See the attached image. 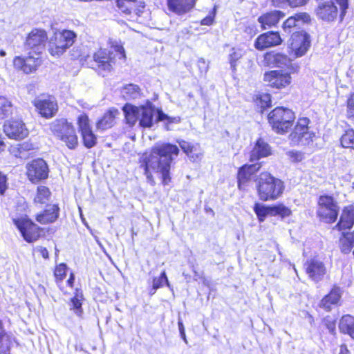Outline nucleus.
<instances>
[{
  "mask_svg": "<svg viewBox=\"0 0 354 354\" xmlns=\"http://www.w3.org/2000/svg\"><path fill=\"white\" fill-rule=\"evenodd\" d=\"M179 153L176 145L170 143L156 144L149 153L143 157L145 174L151 185H155L153 174L160 175L162 183L167 185L171 180L169 171L175 156Z\"/></svg>",
  "mask_w": 354,
  "mask_h": 354,
  "instance_id": "nucleus-1",
  "label": "nucleus"
},
{
  "mask_svg": "<svg viewBox=\"0 0 354 354\" xmlns=\"http://www.w3.org/2000/svg\"><path fill=\"white\" fill-rule=\"evenodd\" d=\"M122 110L127 123L131 127L134 126L138 120L140 126L144 128L151 127L153 124L155 108L149 101L139 106L127 104Z\"/></svg>",
  "mask_w": 354,
  "mask_h": 354,
  "instance_id": "nucleus-2",
  "label": "nucleus"
},
{
  "mask_svg": "<svg viewBox=\"0 0 354 354\" xmlns=\"http://www.w3.org/2000/svg\"><path fill=\"white\" fill-rule=\"evenodd\" d=\"M255 181L258 196L263 201L277 199L284 190L283 182L268 172L261 173Z\"/></svg>",
  "mask_w": 354,
  "mask_h": 354,
  "instance_id": "nucleus-3",
  "label": "nucleus"
},
{
  "mask_svg": "<svg viewBox=\"0 0 354 354\" xmlns=\"http://www.w3.org/2000/svg\"><path fill=\"white\" fill-rule=\"evenodd\" d=\"M77 34L69 30H62L54 33L48 41V51L53 57H59L75 42Z\"/></svg>",
  "mask_w": 354,
  "mask_h": 354,
  "instance_id": "nucleus-4",
  "label": "nucleus"
},
{
  "mask_svg": "<svg viewBox=\"0 0 354 354\" xmlns=\"http://www.w3.org/2000/svg\"><path fill=\"white\" fill-rule=\"evenodd\" d=\"M295 119L294 112L287 108L277 107L268 115V120L277 133H285L292 127Z\"/></svg>",
  "mask_w": 354,
  "mask_h": 354,
  "instance_id": "nucleus-5",
  "label": "nucleus"
},
{
  "mask_svg": "<svg viewBox=\"0 0 354 354\" xmlns=\"http://www.w3.org/2000/svg\"><path fill=\"white\" fill-rule=\"evenodd\" d=\"M53 134L64 142L69 149H75L78 144L73 126L64 119L57 120L50 125Z\"/></svg>",
  "mask_w": 354,
  "mask_h": 354,
  "instance_id": "nucleus-6",
  "label": "nucleus"
},
{
  "mask_svg": "<svg viewBox=\"0 0 354 354\" xmlns=\"http://www.w3.org/2000/svg\"><path fill=\"white\" fill-rule=\"evenodd\" d=\"M310 120L301 118L297 120L293 131L289 135V140L293 145L309 146L313 144L315 133L308 126Z\"/></svg>",
  "mask_w": 354,
  "mask_h": 354,
  "instance_id": "nucleus-7",
  "label": "nucleus"
},
{
  "mask_svg": "<svg viewBox=\"0 0 354 354\" xmlns=\"http://www.w3.org/2000/svg\"><path fill=\"white\" fill-rule=\"evenodd\" d=\"M337 201L328 195L320 196L318 200L317 215L326 223H334L339 214Z\"/></svg>",
  "mask_w": 354,
  "mask_h": 354,
  "instance_id": "nucleus-8",
  "label": "nucleus"
},
{
  "mask_svg": "<svg viewBox=\"0 0 354 354\" xmlns=\"http://www.w3.org/2000/svg\"><path fill=\"white\" fill-rule=\"evenodd\" d=\"M310 47V35L301 31L292 35L289 41L290 53L296 57L304 56Z\"/></svg>",
  "mask_w": 354,
  "mask_h": 354,
  "instance_id": "nucleus-9",
  "label": "nucleus"
},
{
  "mask_svg": "<svg viewBox=\"0 0 354 354\" xmlns=\"http://www.w3.org/2000/svg\"><path fill=\"white\" fill-rule=\"evenodd\" d=\"M35 54L36 56L29 53V55L26 57L21 56L15 57L13 60L14 67L26 74H30L36 71L39 66H41L42 59L39 53Z\"/></svg>",
  "mask_w": 354,
  "mask_h": 354,
  "instance_id": "nucleus-10",
  "label": "nucleus"
},
{
  "mask_svg": "<svg viewBox=\"0 0 354 354\" xmlns=\"http://www.w3.org/2000/svg\"><path fill=\"white\" fill-rule=\"evenodd\" d=\"M14 223L27 242L35 241L39 237V227L30 219L27 218L14 219Z\"/></svg>",
  "mask_w": 354,
  "mask_h": 354,
  "instance_id": "nucleus-11",
  "label": "nucleus"
},
{
  "mask_svg": "<svg viewBox=\"0 0 354 354\" xmlns=\"http://www.w3.org/2000/svg\"><path fill=\"white\" fill-rule=\"evenodd\" d=\"M94 64L100 72H111L115 65V57L106 49L100 48L93 56Z\"/></svg>",
  "mask_w": 354,
  "mask_h": 354,
  "instance_id": "nucleus-12",
  "label": "nucleus"
},
{
  "mask_svg": "<svg viewBox=\"0 0 354 354\" xmlns=\"http://www.w3.org/2000/svg\"><path fill=\"white\" fill-rule=\"evenodd\" d=\"M291 76L289 73L282 70H274L264 73L263 81L270 86L282 88L291 83Z\"/></svg>",
  "mask_w": 354,
  "mask_h": 354,
  "instance_id": "nucleus-13",
  "label": "nucleus"
},
{
  "mask_svg": "<svg viewBox=\"0 0 354 354\" xmlns=\"http://www.w3.org/2000/svg\"><path fill=\"white\" fill-rule=\"evenodd\" d=\"M3 131L9 138L14 140H22L29 133L24 122L19 119L6 121L3 124Z\"/></svg>",
  "mask_w": 354,
  "mask_h": 354,
  "instance_id": "nucleus-14",
  "label": "nucleus"
},
{
  "mask_svg": "<svg viewBox=\"0 0 354 354\" xmlns=\"http://www.w3.org/2000/svg\"><path fill=\"white\" fill-rule=\"evenodd\" d=\"M26 169L28 179L34 183L47 178L48 176V165L43 159L33 160L26 165Z\"/></svg>",
  "mask_w": 354,
  "mask_h": 354,
  "instance_id": "nucleus-15",
  "label": "nucleus"
},
{
  "mask_svg": "<svg viewBox=\"0 0 354 354\" xmlns=\"http://www.w3.org/2000/svg\"><path fill=\"white\" fill-rule=\"evenodd\" d=\"M47 39L46 32L43 29H33L27 36L25 46L40 54Z\"/></svg>",
  "mask_w": 354,
  "mask_h": 354,
  "instance_id": "nucleus-16",
  "label": "nucleus"
},
{
  "mask_svg": "<svg viewBox=\"0 0 354 354\" xmlns=\"http://www.w3.org/2000/svg\"><path fill=\"white\" fill-rule=\"evenodd\" d=\"M306 272L308 277L315 282L322 281L326 274L324 263L317 258H313L305 263Z\"/></svg>",
  "mask_w": 354,
  "mask_h": 354,
  "instance_id": "nucleus-17",
  "label": "nucleus"
},
{
  "mask_svg": "<svg viewBox=\"0 0 354 354\" xmlns=\"http://www.w3.org/2000/svg\"><path fill=\"white\" fill-rule=\"evenodd\" d=\"M333 1L327 0L319 3L315 10L316 15L319 19L325 21H333L336 19L338 9Z\"/></svg>",
  "mask_w": 354,
  "mask_h": 354,
  "instance_id": "nucleus-18",
  "label": "nucleus"
},
{
  "mask_svg": "<svg viewBox=\"0 0 354 354\" xmlns=\"http://www.w3.org/2000/svg\"><path fill=\"white\" fill-rule=\"evenodd\" d=\"M282 42V39L278 32H268L260 35L254 42V47L259 50L267 48L278 46Z\"/></svg>",
  "mask_w": 354,
  "mask_h": 354,
  "instance_id": "nucleus-19",
  "label": "nucleus"
},
{
  "mask_svg": "<svg viewBox=\"0 0 354 354\" xmlns=\"http://www.w3.org/2000/svg\"><path fill=\"white\" fill-rule=\"evenodd\" d=\"M34 105L39 113L46 118L53 117L57 111V102L51 99H35Z\"/></svg>",
  "mask_w": 354,
  "mask_h": 354,
  "instance_id": "nucleus-20",
  "label": "nucleus"
},
{
  "mask_svg": "<svg viewBox=\"0 0 354 354\" xmlns=\"http://www.w3.org/2000/svg\"><path fill=\"white\" fill-rule=\"evenodd\" d=\"M263 64L271 67H288L291 61L286 55L269 52L263 55Z\"/></svg>",
  "mask_w": 354,
  "mask_h": 354,
  "instance_id": "nucleus-21",
  "label": "nucleus"
},
{
  "mask_svg": "<svg viewBox=\"0 0 354 354\" xmlns=\"http://www.w3.org/2000/svg\"><path fill=\"white\" fill-rule=\"evenodd\" d=\"M195 3L196 0H167V6L169 10L180 15L189 12Z\"/></svg>",
  "mask_w": 354,
  "mask_h": 354,
  "instance_id": "nucleus-22",
  "label": "nucleus"
},
{
  "mask_svg": "<svg viewBox=\"0 0 354 354\" xmlns=\"http://www.w3.org/2000/svg\"><path fill=\"white\" fill-rule=\"evenodd\" d=\"M178 143L191 161L199 162L202 160L203 151L198 145H193L185 140H178Z\"/></svg>",
  "mask_w": 354,
  "mask_h": 354,
  "instance_id": "nucleus-23",
  "label": "nucleus"
},
{
  "mask_svg": "<svg viewBox=\"0 0 354 354\" xmlns=\"http://www.w3.org/2000/svg\"><path fill=\"white\" fill-rule=\"evenodd\" d=\"M285 15L281 11H272L259 17V22L263 29H269L276 26Z\"/></svg>",
  "mask_w": 354,
  "mask_h": 354,
  "instance_id": "nucleus-24",
  "label": "nucleus"
},
{
  "mask_svg": "<svg viewBox=\"0 0 354 354\" xmlns=\"http://www.w3.org/2000/svg\"><path fill=\"white\" fill-rule=\"evenodd\" d=\"M354 225V207L352 205L344 208L339 221L336 227L339 230L351 229Z\"/></svg>",
  "mask_w": 354,
  "mask_h": 354,
  "instance_id": "nucleus-25",
  "label": "nucleus"
},
{
  "mask_svg": "<svg viewBox=\"0 0 354 354\" xmlns=\"http://www.w3.org/2000/svg\"><path fill=\"white\" fill-rule=\"evenodd\" d=\"M260 169L259 165H245L241 167L238 172V186L242 189L246 183H248L252 175H254Z\"/></svg>",
  "mask_w": 354,
  "mask_h": 354,
  "instance_id": "nucleus-26",
  "label": "nucleus"
},
{
  "mask_svg": "<svg viewBox=\"0 0 354 354\" xmlns=\"http://www.w3.org/2000/svg\"><path fill=\"white\" fill-rule=\"evenodd\" d=\"M270 154L271 148L269 145L263 140L259 139L251 151L250 159L251 161H254Z\"/></svg>",
  "mask_w": 354,
  "mask_h": 354,
  "instance_id": "nucleus-27",
  "label": "nucleus"
},
{
  "mask_svg": "<svg viewBox=\"0 0 354 354\" xmlns=\"http://www.w3.org/2000/svg\"><path fill=\"white\" fill-rule=\"evenodd\" d=\"M59 215V207L56 205H49L44 212L39 214L36 220L41 224H48L56 221Z\"/></svg>",
  "mask_w": 354,
  "mask_h": 354,
  "instance_id": "nucleus-28",
  "label": "nucleus"
},
{
  "mask_svg": "<svg viewBox=\"0 0 354 354\" xmlns=\"http://www.w3.org/2000/svg\"><path fill=\"white\" fill-rule=\"evenodd\" d=\"M342 293L340 288L333 287L330 292L321 300L319 306L326 310H330L332 305H335L339 302Z\"/></svg>",
  "mask_w": 354,
  "mask_h": 354,
  "instance_id": "nucleus-29",
  "label": "nucleus"
},
{
  "mask_svg": "<svg viewBox=\"0 0 354 354\" xmlns=\"http://www.w3.org/2000/svg\"><path fill=\"white\" fill-rule=\"evenodd\" d=\"M118 113L117 109H113L109 110L97 122V128L101 130H106L112 127L115 124V119Z\"/></svg>",
  "mask_w": 354,
  "mask_h": 354,
  "instance_id": "nucleus-30",
  "label": "nucleus"
},
{
  "mask_svg": "<svg viewBox=\"0 0 354 354\" xmlns=\"http://www.w3.org/2000/svg\"><path fill=\"white\" fill-rule=\"evenodd\" d=\"M310 21V15L306 12H300L290 17L283 24V28L285 31H290V29L297 26V23L301 21L307 23Z\"/></svg>",
  "mask_w": 354,
  "mask_h": 354,
  "instance_id": "nucleus-31",
  "label": "nucleus"
},
{
  "mask_svg": "<svg viewBox=\"0 0 354 354\" xmlns=\"http://www.w3.org/2000/svg\"><path fill=\"white\" fill-rule=\"evenodd\" d=\"M339 329L354 339V317L349 315L343 316L339 322Z\"/></svg>",
  "mask_w": 354,
  "mask_h": 354,
  "instance_id": "nucleus-32",
  "label": "nucleus"
},
{
  "mask_svg": "<svg viewBox=\"0 0 354 354\" xmlns=\"http://www.w3.org/2000/svg\"><path fill=\"white\" fill-rule=\"evenodd\" d=\"M339 244L342 252H350L354 246V231L353 232H344L342 237L339 239Z\"/></svg>",
  "mask_w": 354,
  "mask_h": 354,
  "instance_id": "nucleus-33",
  "label": "nucleus"
},
{
  "mask_svg": "<svg viewBox=\"0 0 354 354\" xmlns=\"http://www.w3.org/2000/svg\"><path fill=\"white\" fill-rule=\"evenodd\" d=\"M15 338L9 334L4 333L0 337V354H10V348L14 345Z\"/></svg>",
  "mask_w": 354,
  "mask_h": 354,
  "instance_id": "nucleus-34",
  "label": "nucleus"
},
{
  "mask_svg": "<svg viewBox=\"0 0 354 354\" xmlns=\"http://www.w3.org/2000/svg\"><path fill=\"white\" fill-rule=\"evenodd\" d=\"M50 197V192L49 189L46 186L40 185L37 189L34 203L35 204H45L49 201Z\"/></svg>",
  "mask_w": 354,
  "mask_h": 354,
  "instance_id": "nucleus-35",
  "label": "nucleus"
},
{
  "mask_svg": "<svg viewBox=\"0 0 354 354\" xmlns=\"http://www.w3.org/2000/svg\"><path fill=\"white\" fill-rule=\"evenodd\" d=\"M122 94L126 99H136L140 96V89L138 86L130 84L124 86Z\"/></svg>",
  "mask_w": 354,
  "mask_h": 354,
  "instance_id": "nucleus-36",
  "label": "nucleus"
},
{
  "mask_svg": "<svg viewBox=\"0 0 354 354\" xmlns=\"http://www.w3.org/2000/svg\"><path fill=\"white\" fill-rule=\"evenodd\" d=\"M271 209L272 206H265L259 203H256L254 207V211L261 222H263L267 216H271Z\"/></svg>",
  "mask_w": 354,
  "mask_h": 354,
  "instance_id": "nucleus-37",
  "label": "nucleus"
},
{
  "mask_svg": "<svg viewBox=\"0 0 354 354\" xmlns=\"http://www.w3.org/2000/svg\"><path fill=\"white\" fill-rule=\"evenodd\" d=\"M12 104L5 97L0 96V118L3 119L12 113Z\"/></svg>",
  "mask_w": 354,
  "mask_h": 354,
  "instance_id": "nucleus-38",
  "label": "nucleus"
},
{
  "mask_svg": "<svg viewBox=\"0 0 354 354\" xmlns=\"http://www.w3.org/2000/svg\"><path fill=\"white\" fill-rule=\"evenodd\" d=\"M292 212L290 208L283 204L272 205L271 216H279L281 218L289 216Z\"/></svg>",
  "mask_w": 354,
  "mask_h": 354,
  "instance_id": "nucleus-39",
  "label": "nucleus"
},
{
  "mask_svg": "<svg viewBox=\"0 0 354 354\" xmlns=\"http://www.w3.org/2000/svg\"><path fill=\"white\" fill-rule=\"evenodd\" d=\"M341 145L345 148H353L354 146V130L348 129L341 137Z\"/></svg>",
  "mask_w": 354,
  "mask_h": 354,
  "instance_id": "nucleus-40",
  "label": "nucleus"
},
{
  "mask_svg": "<svg viewBox=\"0 0 354 354\" xmlns=\"http://www.w3.org/2000/svg\"><path fill=\"white\" fill-rule=\"evenodd\" d=\"M136 0H117L118 7L126 14H131L136 6Z\"/></svg>",
  "mask_w": 354,
  "mask_h": 354,
  "instance_id": "nucleus-41",
  "label": "nucleus"
},
{
  "mask_svg": "<svg viewBox=\"0 0 354 354\" xmlns=\"http://www.w3.org/2000/svg\"><path fill=\"white\" fill-rule=\"evenodd\" d=\"M82 136L86 147L91 148L95 145L97 142V137L93 133L91 129L82 133Z\"/></svg>",
  "mask_w": 354,
  "mask_h": 354,
  "instance_id": "nucleus-42",
  "label": "nucleus"
},
{
  "mask_svg": "<svg viewBox=\"0 0 354 354\" xmlns=\"http://www.w3.org/2000/svg\"><path fill=\"white\" fill-rule=\"evenodd\" d=\"M165 283L167 285V286H169V283L168 281L166 273L165 271H163L159 277L153 279L152 283L153 292H151V295L155 294L156 290L162 287Z\"/></svg>",
  "mask_w": 354,
  "mask_h": 354,
  "instance_id": "nucleus-43",
  "label": "nucleus"
},
{
  "mask_svg": "<svg viewBox=\"0 0 354 354\" xmlns=\"http://www.w3.org/2000/svg\"><path fill=\"white\" fill-rule=\"evenodd\" d=\"M256 103L262 109L269 107L271 104V97L270 94L261 93L256 97Z\"/></svg>",
  "mask_w": 354,
  "mask_h": 354,
  "instance_id": "nucleus-44",
  "label": "nucleus"
},
{
  "mask_svg": "<svg viewBox=\"0 0 354 354\" xmlns=\"http://www.w3.org/2000/svg\"><path fill=\"white\" fill-rule=\"evenodd\" d=\"M82 295L81 293L77 292L75 296L71 299V308L75 310V313L80 316L82 310Z\"/></svg>",
  "mask_w": 354,
  "mask_h": 354,
  "instance_id": "nucleus-45",
  "label": "nucleus"
},
{
  "mask_svg": "<svg viewBox=\"0 0 354 354\" xmlns=\"http://www.w3.org/2000/svg\"><path fill=\"white\" fill-rule=\"evenodd\" d=\"M231 51L229 55V61L231 68L235 70L236 62L242 57L243 53L240 49H236L234 48H232Z\"/></svg>",
  "mask_w": 354,
  "mask_h": 354,
  "instance_id": "nucleus-46",
  "label": "nucleus"
},
{
  "mask_svg": "<svg viewBox=\"0 0 354 354\" xmlns=\"http://www.w3.org/2000/svg\"><path fill=\"white\" fill-rule=\"evenodd\" d=\"M286 156L292 162H300L305 158V155L303 152L296 150L287 151Z\"/></svg>",
  "mask_w": 354,
  "mask_h": 354,
  "instance_id": "nucleus-47",
  "label": "nucleus"
},
{
  "mask_svg": "<svg viewBox=\"0 0 354 354\" xmlns=\"http://www.w3.org/2000/svg\"><path fill=\"white\" fill-rule=\"evenodd\" d=\"M77 123L81 133L91 129L89 125V120L86 115H80L78 118Z\"/></svg>",
  "mask_w": 354,
  "mask_h": 354,
  "instance_id": "nucleus-48",
  "label": "nucleus"
},
{
  "mask_svg": "<svg viewBox=\"0 0 354 354\" xmlns=\"http://www.w3.org/2000/svg\"><path fill=\"white\" fill-rule=\"evenodd\" d=\"M67 270V266L65 263H60L57 266L54 274L57 280L62 281L66 276V272Z\"/></svg>",
  "mask_w": 354,
  "mask_h": 354,
  "instance_id": "nucleus-49",
  "label": "nucleus"
},
{
  "mask_svg": "<svg viewBox=\"0 0 354 354\" xmlns=\"http://www.w3.org/2000/svg\"><path fill=\"white\" fill-rule=\"evenodd\" d=\"M346 113L348 118H354V93L351 95L347 100Z\"/></svg>",
  "mask_w": 354,
  "mask_h": 354,
  "instance_id": "nucleus-50",
  "label": "nucleus"
},
{
  "mask_svg": "<svg viewBox=\"0 0 354 354\" xmlns=\"http://www.w3.org/2000/svg\"><path fill=\"white\" fill-rule=\"evenodd\" d=\"M9 152L11 155L16 158H22L23 153L20 144L11 145L9 148Z\"/></svg>",
  "mask_w": 354,
  "mask_h": 354,
  "instance_id": "nucleus-51",
  "label": "nucleus"
},
{
  "mask_svg": "<svg viewBox=\"0 0 354 354\" xmlns=\"http://www.w3.org/2000/svg\"><path fill=\"white\" fill-rule=\"evenodd\" d=\"M7 189V178L0 172V194L3 195Z\"/></svg>",
  "mask_w": 354,
  "mask_h": 354,
  "instance_id": "nucleus-52",
  "label": "nucleus"
},
{
  "mask_svg": "<svg viewBox=\"0 0 354 354\" xmlns=\"http://www.w3.org/2000/svg\"><path fill=\"white\" fill-rule=\"evenodd\" d=\"M336 3L339 5L341 11V17H343L348 8V0H335Z\"/></svg>",
  "mask_w": 354,
  "mask_h": 354,
  "instance_id": "nucleus-53",
  "label": "nucleus"
},
{
  "mask_svg": "<svg viewBox=\"0 0 354 354\" xmlns=\"http://www.w3.org/2000/svg\"><path fill=\"white\" fill-rule=\"evenodd\" d=\"M145 9V3L142 1H136V6L133 8L132 11H133L137 15L140 16Z\"/></svg>",
  "mask_w": 354,
  "mask_h": 354,
  "instance_id": "nucleus-54",
  "label": "nucleus"
},
{
  "mask_svg": "<svg viewBox=\"0 0 354 354\" xmlns=\"http://www.w3.org/2000/svg\"><path fill=\"white\" fill-rule=\"evenodd\" d=\"M214 12H215V9H214V12L212 14H210L209 15H208L207 17H206L205 18H204L203 19L201 20V24L205 25V26L212 25L214 21V15H215Z\"/></svg>",
  "mask_w": 354,
  "mask_h": 354,
  "instance_id": "nucleus-55",
  "label": "nucleus"
},
{
  "mask_svg": "<svg viewBox=\"0 0 354 354\" xmlns=\"http://www.w3.org/2000/svg\"><path fill=\"white\" fill-rule=\"evenodd\" d=\"M34 251L36 253H39L43 258L48 259V252L46 248L42 246H37Z\"/></svg>",
  "mask_w": 354,
  "mask_h": 354,
  "instance_id": "nucleus-56",
  "label": "nucleus"
},
{
  "mask_svg": "<svg viewBox=\"0 0 354 354\" xmlns=\"http://www.w3.org/2000/svg\"><path fill=\"white\" fill-rule=\"evenodd\" d=\"M272 4L275 7L283 8L287 5L290 6V0H272Z\"/></svg>",
  "mask_w": 354,
  "mask_h": 354,
  "instance_id": "nucleus-57",
  "label": "nucleus"
},
{
  "mask_svg": "<svg viewBox=\"0 0 354 354\" xmlns=\"http://www.w3.org/2000/svg\"><path fill=\"white\" fill-rule=\"evenodd\" d=\"M198 66L201 73H206L208 68V65L203 58H201L198 61Z\"/></svg>",
  "mask_w": 354,
  "mask_h": 354,
  "instance_id": "nucleus-58",
  "label": "nucleus"
},
{
  "mask_svg": "<svg viewBox=\"0 0 354 354\" xmlns=\"http://www.w3.org/2000/svg\"><path fill=\"white\" fill-rule=\"evenodd\" d=\"M114 50L115 52L118 53V54L120 55V57H119L120 59H125V57H126L125 51H124V48L121 45L116 44L115 46H114Z\"/></svg>",
  "mask_w": 354,
  "mask_h": 354,
  "instance_id": "nucleus-59",
  "label": "nucleus"
},
{
  "mask_svg": "<svg viewBox=\"0 0 354 354\" xmlns=\"http://www.w3.org/2000/svg\"><path fill=\"white\" fill-rule=\"evenodd\" d=\"M324 324L328 328L329 332L330 333H333L335 330V324L333 321H329L328 319H324Z\"/></svg>",
  "mask_w": 354,
  "mask_h": 354,
  "instance_id": "nucleus-60",
  "label": "nucleus"
},
{
  "mask_svg": "<svg viewBox=\"0 0 354 354\" xmlns=\"http://www.w3.org/2000/svg\"><path fill=\"white\" fill-rule=\"evenodd\" d=\"M308 0H290V6L291 7L301 6L307 3Z\"/></svg>",
  "mask_w": 354,
  "mask_h": 354,
  "instance_id": "nucleus-61",
  "label": "nucleus"
},
{
  "mask_svg": "<svg viewBox=\"0 0 354 354\" xmlns=\"http://www.w3.org/2000/svg\"><path fill=\"white\" fill-rule=\"evenodd\" d=\"M21 147V151L22 153H24V151H28L31 149V145L24 142L23 144H20Z\"/></svg>",
  "mask_w": 354,
  "mask_h": 354,
  "instance_id": "nucleus-62",
  "label": "nucleus"
},
{
  "mask_svg": "<svg viewBox=\"0 0 354 354\" xmlns=\"http://www.w3.org/2000/svg\"><path fill=\"white\" fill-rule=\"evenodd\" d=\"M158 120H164L167 118V116L161 111H158Z\"/></svg>",
  "mask_w": 354,
  "mask_h": 354,
  "instance_id": "nucleus-63",
  "label": "nucleus"
},
{
  "mask_svg": "<svg viewBox=\"0 0 354 354\" xmlns=\"http://www.w3.org/2000/svg\"><path fill=\"white\" fill-rule=\"evenodd\" d=\"M348 350L346 346L342 345L339 348V354H348Z\"/></svg>",
  "mask_w": 354,
  "mask_h": 354,
  "instance_id": "nucleus-64",
  "label": "nucleus"
}]
</instances>
